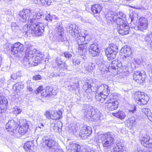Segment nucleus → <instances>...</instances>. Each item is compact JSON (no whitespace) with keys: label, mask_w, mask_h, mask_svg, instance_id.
Listing matches in <instances>:
<instances>
[{"label":"nucleus","mask_w":152,"mask_h":152,"mask_svg":"<svg viewBox=\"0 0 152 152\" xmlns=\"http://www.w3.org/2000/svg\"><path fill=\"white\" fill-rule=\"evenodd\" d=\"M138 14L135 12H133L131 13L130 14V18L131 21L130 23L131 25H132L133 23V21L137 20L138 18Z\"/></svg>","instance_id":"obj_44"},{"label":"nucleus","mask_w":152,"mask_h":152,"mask_svg":"<svg viewBox=\"0 0 152 152\" xmlns=\"http://www.w3.org/2000/svg\"><path fill=\"white\" fill-rule=\"evenodd\" d=\"M53 114L52 112L50 113L49 111H46V113L45 114V116L48 119L50 118L51 119V117H50L52 115V114Z\"/></svg>","instance_id":"obj_57"},{"label":"nucleus","mask_w":152,"mask_h":152,"mask_svg":"<svg viewBox=\"0 0 152 152\" xmlns=\"http://www.w3.org/2000/svg\"><path fill=\"white\" fill-rule=\"evenodd\" d=\"M18 17L20 20L23 22H26L27 21H28L26 26H24L23 29V32H25L26 34L28 35V33H31L36 36H40L44 32V27L43 23L34 22V20L32 19L28 20V18H27L25 16L22 18L20 14Z\"/></svg>","instance_id":"obj_1"},{"label":"nucleus","mask_w":152,"mask_h":152,"mask_svg":"<svg viewBox=\"0 0 152 152\" xmlns=\"http://www.w3.org/2000/svg\"><path fill=\"white\" fill-rule=\"evenodd\" d=\"M29 127L28 124L25 123L22 126H20L18 130L19 133L21 135H24L28 131Z\"/></svg>","instance_id":"obj_32"},{"label":"nucleus","mask_w":152,"mask_h":152,"mask_svg":"<svg viewBox=\"0 0 152 152\" xmlns=\"http://www.w3.org/2000/svg\"><path fill=\"white\" fill-rule=\"evenodd\" d=\"M96 112L95 114L92 116L91 120L93 122H96L97 123H99L101 121V119L103 118L101 113L97 109H96Z\"/></svg>","instance_id":"obj_27"},{"label":"nucleus","mask_w":152,"mask_h":152,"mask_svg":"<svg viewBox=\"0 0 152 152\" xmlns=\"http://www.w3.org/2000/svg\"><path fill=\"white\" fill-rule=\"evenodd\" d=\"M135 62L138 64H140L141 63V61L139 59H137L135 61Z\"/></svg>","instance_id":"obj_62"},{"label":"nucleus","mask_w":152,"mask_h":152,"mask_svg":"<svg viewBox=\"0 0 152 152\" xmlns=\"http://www.w3.org/2000/svg\"><path fill=\"white\" fill-rule=\"evenodd\" d=\"M42 78V76L39 75H36L32 77V79L34 80H41Z\"/></svg>","instance_id":"obj_50"},{"label":"nucleus","mask_w":152,"mask_h":152,"mask_svg":"<svg viewBox=\"0 0 152 152\" xmlns=\"http://www.w3.org/2000/svg\"><path fill=\"white\" fill-rule=\"evenodd\" d=\"M25 45L26 46L27 48L26 50H29V49H30L31 48H34L32 45H31L30 43L28 42H25Z\"/></svg>","instance_id":"obj_56"},{"label":"nucleus","mask_w":152,"mask_h":152,"mask_svg":"<svg viewBox=\"0 0 152 152\" xmlns=\"http://www.w3.org/2000/svg\"><path fill=\"white\" fill-rule=\"evenodd\" d=\"M136 21L137 20L133 21V23L132 25H131L132 26V27L134 28L135 27L136 25Z\"/></svg>","instance_id":"obj_63"},{"label":"nucleus","mask_w":152,"mask_h":152,"mask_svg":"<svg viewBox=\"0 0 152 152\" xmlns=\"http://www.w3.org/2000/svg\"><path fill=\"white\" fill-rule=\"evenodd\" d=\"M145 73L144 71H135L133 75L134 80L139 84L143 83L144 80Z\"/></svg>","instance_id":"obj_12"},{"label":"nucleus","mask_w":152,"mask_h":152,"mask_svg":"<svg viewBox=\"0 0 152 152\" xmlns=\"http://www.w3.org/2000/svg\"><path fill=\"white\" fill-rule=\"evenodd\" d=\"M34 120L38 122H40L42 121V117L40 115H37L35 117Z\"/></svg>","instance_id":"obj_55"},{"label":"nucleus","mask_w":152,"mask_h":152,"mask_svg":"<svg viewBox=\"0 0 152 152\" xmlns=\"http://www.w3.org/2000/svg\"><path fill=\"white\" fill-rule=\"evenodd\" d=\"M115 60L113 61L112 63L110 64L108 66V70L112 69H117V72H119L120 73L121 72L123 71L125 72L124 70H123V67L122 65V63L121 62H118Z\"/></svg>","instance_id":"obj_14"},{"label":"nucleus","mask_w":152,"mask_h":152,"mask_svg":"<svg viewBox=\"0 0 152 152\" xmlns=\"http://www.w3.org/2000/svg\"><path fill=\"white\" fill-rule=\"evenodd\" d=\"M136 123L135 118L134 117H132L128 118L126 121L127 126L130 129H132Z\"/></svg>","instance_id":"obj_34"},{"label":"nucleus","mask_w":152,"mask_h":152,"mask_svg":"<svg viewBox=\"0 0 152 152\" xmlns=\"http://www.w3.org/2000/svg\"><path fill=\"white\" fill-rule=\"evenodd\" d=\"M137 28L139 31L144 32L148 27V21L144 18H140L138 20Z\"/></svg>","instance_id":"obj_16"},{"label":"nucleus","mask_w":152,"mask_h":152,"mask_svg":"<svg viewBox=\"0 0 152 152\" xmlns=\"http://www.w3.org/2000/svg\"><path fill=\"white\" fill-rule=\"evenodd\" d=\"M118 52L117 47L115 45H110L106 49L105 53L109 60H112L116 57Z\"/></svg>","instance_id":"obj_5"},{"label":"nucleus","mask_w":152,"mask_h":152,"mask_svg":"<svg viewBox=\"0 0 152 152\" xmlns=\"http://www.w3.org/2000/svg\"><path fill=\"white\" fill-rule=\"evenodd\" d=\"M45 143L46 146L50 148L54 149H57L58 143L53 140L50 139H46Z\"/></svg>","instance_id":"obj_29"},{"label":"nucleus","mask_w":152,"mask_h":152,"mask_svg":"<svg viewBox=\"0 0 152 152\" xmlns=\"http://www.w3.org/2000/svg\"><path fill=\"white\" fill-rule=\"evenodd\" d=\"M139 141L141 144L147 148H152V139L149 136H141L140 137Z\"/></svg>","instance_id":"obj_9"},{"label":"nucleus","mask_w":152,"mask_h":152,"mask_svg":"<svg viewBox=\"0 0 152 152\" xmlns=\"http://www.w3.org/2000/svg\"><path fill=\"white\" fill-rule=\"evenodd\" d=\"M18 76L17 75L16 73H13L11 75V78L13 80H15L17 79Z\"/></svg>","instance_id":"obj_60"},{"label":"nucleus","mask_w":152,"mask_h":152,"mask_svg":"<svg viewBox=\"0 0 152 152\" xmlns=\"http://www.w3.org/2000/svg\"><path fill=\"white\" fill-rule=\"evenodd\" d=\"M92 133V129L89 126H84L83 127L80 131V134L81 137L87 136L91 134Z\"/></svg>","instance_id":"obj_22"},{"label":"nucleus","mask_w":152,"mask_h":152,"mask_svg":"<svg viewBox=\"0 0 152 152\" xmlns=\"http://www.w3.org/2000/svg\"><path fill=\"white\" fill-rule=\"evenodd\" d=\"M56 113H57V116L59 117V119H60L61 118L62 114L61 111V110H59L56 112Z\"/></svg>","instance_id":"obj_61"},{"label":"nucleus","mask_w":152,"mask_h":152,"mask_svg":"<svg viewBox=\"0 0 152 152\" xmlns=\"http://www.w3.org/2000/svg\"><path fill=\"white\" fill-rule=\"evenodd\" d=\"M106 100L104 104L108 110L113 111L117 109L118 105L117 101H115L114 99H110L108 97Z\"/></svg>","instance_id":"obj_10"},{"label":"nucleus","mask_w":152,"mask_h":152,"mask_svg":"<svg viewBox=\"0 0 152 152\" xmlns=\"http://www.w3.org/2000/svg\"><path fill=\"white\" fill-rule=\"evenodd\" d=\"M32 13H35L34 10L25 9L20 12V15L22 18L25 16L27 18H28V20H30V19H32Z\"/></svg>","instance_id":"obj_23"},{"label":"nucleus","mask_w":152,"mask_h":152,"mask_svg":"<svg viewBox=\"0 0 152 152\" xmlns=\"http://www.w3.org/2000/svg\"><path fill=\"white\" fill-rule=\"evenodd\" d=\"M7 104L8 101L7 99L0 98V114L4 113L6 111Z\"/></svg>","instance_id":"obj_28"},{"label":"nucleus","mask_w":152,"mask_h":152,"mask_svg":"<svg viewBox=\"0 0 152 152\" xmlns=\"http://www.w3.org/2000/svg\"><path fill=\"white\" fill-rule=\"evenodd\" d=\"M53 18V17L49 14L46 16L45 19L47 20L51 21L52 20Z\"/></svg>","instance_id":"obj_58"},{"label":"nucleus","mask_w":152,"mask_h":152,"mask_svg":"<svg viewBox=\"0 0 152 152\" xmlns=\"http://www.w3.org/2000/svg\"><path fill=\"white\" fill-rule=\"evenodd\" d=\"M23 148L26 151L28 150L32 151L34 149V144L32 142H28L24 144Z\"/></svg>","instance_id":"obj_37"},{"label":"nucleus","mask_w":152,"mask_h":152,"mask_svg":"<svg viewBox=\"0 0 152 152\" xmlns=\"http://www.w3.org/2000/svg\"><path fill=\"white\" fill-rule=\"evenodd\" d=\"M108 86L106 85H102L99 87L97 86V91L99 93L95 94V98L97 101L103 103L108 97L107 95H105L106 92L107 93L108 92Z\"/></svg>","instance_id":"obj_3"},{"label":"nucleus","mask_w":152,"mask_h":152,"mask_svg":"<svg viewBox=\"0 0 152 152\" xmlns=\"http://www.w3.org/2000/svg\"><path fill=\"white\" fill-rule=\"evenodd\" d=\"M61 55L68 58H70L72 56V54L68 52H62L61 53Z\"/></svg>","instance_id":"obj_47"},{"label":"nucleus","mask_w":152,"mask_h":152,"mask_svg":"<svg viewBox=\"0 0 152 152\" xmlns=\"http://www.w3.org/2000/svg\"><path fill=\"white\" fill-rule=\"evenodd\" d=\"M54 126L53 128L54 131L56 132H60L61 131V129L59 127L56 126V124H54Z\"/></svg>","instance_id":"obj_54"},{"label":"nucleus","mask_w":152,"mask_h":152,"mask_svg":"<svg viewBox=\"0 0 152 152\" xmlns=\"http://www.w3.org/2000/svg\"><path fill=\"white\" fill-rule=\"evenodd\" d=\"M126 149L124 144L118 143L116 144V146L113 148L111 152H126Z\"/></svg>","instance_id":"obj_30"},{"label":"nucleus","mask_w":152,"mask_h":152,"mask_svg":"<svg viewBox=\"0 0 152 152\" xmlns=\"http://www.w3.org/2000/svg\"><path fill=\"white\" fill-rule=\"evenodd\" d=\"M72 61L73 64L75 66H77L80 64L81 62L80 59L78 58L73 59Z\"/></svg>","instance_id":"obj_45"},{"label":"nucleus","mask_w":152,"mask_h":152,"mask_svg":"<svg viewBox=\"0 0 152 152\" xmlns=\"http://www.w3.org/2000/svg\"><path fill=\"white\" fill-rule=\"evenodd\" d=\"M24 88V85L21 82H18L13 86V89L15 91H20Z\"/></svg>","instance_id":"obj_40"},{"label":"nucleus","mask_w":152,"mask_h":152,"mask_svg":"<svg viewBox=\"0 0 152 152\" xmlns=\"http://www.w3.org/2000/svg\"><path fill=\"white\" fill-rule=\"evenodd\" d=\"M102 9V8L100 5L95 4L91 6V10L94 13H98L101 12Z\"/></svg>","instance_id":"obj_36"},{"label":"nucleus","mask_w":152,"mask_h":152,"mask_svg":"<svg viewBox=\"0 0 152 152\" xmlns=\"http://www.w3.org/2000/svg\"><path fill=\"white\" fill-rule=\"evenodd\" d=\"M51 3V0H46V4L48 5H50Z\"/></svg>","instance_id":"obj_64"},{"label":"nucleus","mask_w":152,"mask_h":152,"mask_svg":"<svg viewBox=\"0 0 152 152\" xmlns=\"http://www.w3.org/2000/svg\"><path fill=\"white\" fill-rule=\"evenodd\" d=\"M34 12L35 13H32L33 15L32 19V20H34V22L37 23H39V22H37V20L40 18L42 16V11H39L37 13L35 10H34Z\"/></svg>","instance_id":"obj_39"},{"label":"nucleus","mask_w":152,"mask_h":152,"mask_svg":"<svg viewBox=\"0 0 152 152\" xmlns=\"http://www.w3.org/2000/svg\"><path fill=\"white\" fill-rule=\"evenodd\" d=\"M134 152H151L150 151L148 150L147 151L143 150L140 148H138L137 150L134 151Z\"/></svg>","instance_id":"obj_59"},{"label":"nucleus","mask_w":152,"mask_h":152,"mask_svg":"<svg viewBox=\"0 0 152 152\" xmlns=\"http://www.w3.org/2000/svg\"><path fill=\"white\" fill-rule=\"evenodd\" d=\"M31 59L28 58L27 57L25 56L23 59V64L27 67H29L30 66H32V63L31 61Z\"/></svg>","instance_id":"obj_41"},{"label":"nucleus","mask_w":152,"mask_h":152,"mask_svg":"<svg viewBox=\"0 0 152 152\" xmlns=\"http://www.w3.org/2000/svg\"><path fill=\"white\" fill-rule=\"evenodd\" d=\"M11 28L13 31L15 32H20V29L19 26L14 22L12 23Z\"/></svg>","instance_id":"obj_43"},{"label":"nucleus","mask_w":152,"mask_h":152,"mask_svg":"<svg viewBox=\"0 0 152 152\" xmlns=\"http://www.w3.org/2000/svg\"><path fill=\"white\" fill-rule=\"evenodd\" d=\"M57 113L53 112V113L52 114V115L50 116L51 119L53 120H59V117L57 116Z\"/></svg>","instance_id":"obj_51"},{"label":"nucleus","mask_w":152,"mask_h":152,"mask_svg":"<svg viewBox=\"0 0 152 152\" xmlns=\"http://www.w3.org/2000/svg\"><path fill=\"white\" fill-rule=\"evenodd\" d=\"M106 17L107 19L110 21H109V23L113 21L117 25L120 23L123 24L126 21V15L122 12H119L118 14L115 13L112 14H110L108 16L106 15Z\"/></svg>","instance_id":"obj_4"},{"label":"nucleus","mask_w":152,"mask_h":152,"mask_svg":"<svg viewBox=\"0 0 152 152\" xmlns=\"http://www.w3.org/2000/svg\"><path fill=\"white\" fill-rule=\"evenodd\" d=\"M13 48V44L9 43H7L6 44L5 49L7 51H11L12 52Z\"/></svg>","instance_id":"obj_49"},{"label":"nucleus","mask_w":152,"mask_h":152,"mask_svg":"<svg viewBox=\"0 0 152 152\" xmlns=\"http://www.w3.org/2000/svg\"><path fill=\"white\" fill-rule=\"evenodd\" d=\"M56 62L57 63L58 65L59 68H61V66L64 63L62 61L61 58L58 57L56 58Z\"/></svg>","instance_id":"obj_46"},{"label":"nucleus","mask_w":152,"mask_h":152,"mask_svg":"<svg viewBox=\"0 0 152 152\" xmlns=\"http://www.w3.org/2000/svg\"><path fill=\"white\" fill-rule=\"evenodd\" d=\"M79 36L80 39L82 40L83 42L85 41L86 38L87 37V35H86V34L84 33L80 34H78V37Z\"/></svg>","instance_id":"obj_52"},{"label":"nucleus","mask_w":152,"mask_h":152,"mask_svg":"<svg viewBox=\"0 0 152 152\" xmlns=\"http://www.w3.org/2000/svg\"><path fill=\"white\" fill-rule=\"evenodd\" d=\"M121 53L125 54V56H128L131 55L132 53L131 49L130 48L127 46H124L121 50Z\"/></svg>","instance_id":"obj_35"},{"label":"nucleus","mask_w":152,"mask_h":152,"mask_svg":"<svg viewBox=\"0 0 152 152\" xmlns=\"http://www.w3.org/2000/svg\"><path fill=\"white\" fill-rule=\"evenodd\" d=\"M24 50V46L21 43L18 42L13 44L12 53L14 54H17L22 52Z\"/></svg>","instance_id":"obj_21"},{"label":"nucleus","mask_w":152,"mask_h":152,"mask_svg":"<svg viewBox=\"0 0 152 152\" xmlns=\"http://www.w3.org/2000/svg\"><path fill=\"white\" fill-rule=\"evenodd\" d=\"M80 41V40H77L78 50L80 53L81 52L82 53H83V54L85 53L86 52V49L87 48V46H86V43L81 44Z\"/></svg>","instance_id":"obj_33"},{"label":"nucleus","mask_w":152,"mask_h":152,"mask_svg":"<svg viewBox=\"0 0 152 152\" xmlns=\"http://www.w3.org/2000/svg\"><path fill=\"white\" fill-rule=\"evenodd\" d=\"M126 21L123 24L120 23L117 24V29L119 34L122 35L127 34L129 33L130 28L127 25Z\"/></svg>","instance_id":"obj_11"},{"label":"nucleus","mask_w":152,"mask_h":152,"mask_svg":"<svg viewBox=\"0 0 152 152\" xmlns=\"http://www.w3.org/2000/svg\"><path fill=\"white\" fill-rule=\"evenodd\" d=\"M52 90V88L49 86H47L44 89H43L42 87L41 86L37 88L35 93L36 94L40 93L42 96L45 97L50 94Z\"/></svg>","instance_id":"obj_13"},{"label":"nucleus","mask_w":152,"mask_h":152,"mask_svg":"<svg viewBox=\"0 0 152 152\" xmlns=\"http://www.w3.org/2000/svg\"><path fill=\"white\" fill-rule=\"evenodd\" d=\"M113 116L119 118L121 120L124 119L126 116V115L124 112L120 111L116 113H113Z\"/></svg>","instance_id":"obj_42"},{"label":"nucleus","mask_w":152,"mask_h":152,"mask_svg":"<svg viewBox=\"0 0 152 152\" xmlns=\"http://www.w3.org/2000/svg\"><path fill=\"white\" fill-rule=\"evenodd\" d=\"M85 107L86 109L85 110L84 116L88 119H91L92 116L95 114L96 110L93 107H90L88 105H86Z\"/></svg>","instance_id":"obj_15"},{"label":"nucleus","mask_w":152,"mask_h":152,"mask_svg":"<svg viewBox=\"0 0 152 152\" xmlns=\"http://www.w3.org/2000/svg\"><path fill=\"white\" fill-rule=\"evenodd\" d=\"M99 82L93 81H90L87 82L83 86V89L87 93H90L92 92H95L97 91V85Z\"/></svg>","instance_id":"obj_6"},{"label":"nucleus","mask_w":152,"mask_h":152,"mask_svg":"<svg viewBox=\"0 0 152 152\" xmlns=\"http://www.w3.org/2000/svg\"><path fill=\"white\" fill-rule=\"evenodd\" d=\"M83 72L85 74L91 72L95 68L94 64L92 63L83 64H81Z\"/></svg>","instance_id":"obj_17"},{"label":"nucleus","mask_w":152,"mask_h":152,"mask_svg":"<svg viewBox=\"0 0 152 152\" xmlns=\"http://www.w3.org/2000/svg\"><path fill=\"white\" fill-rule=\"evenodd\" d=\"M64 29L61 26L60 23H57L54 31L56 39L59 42H63L64 40Z\"/></svg>","instance_id":"obj_8"},{"label":"nucleus","mask_w":152,"mask_h":152,"mask_svg":"<svg viewBox=\"0 0 152 152\" xmlns=\"http://www.w3.org/2000/svg\"><path fill=\"white\" fill-rule=\"evenodd\" d=\"M74 26H70L67 29L69 33L74 37H78V31L74 28Z\"/></svg>","instance_id":"obj_31"},{"label":"nucleus","mask_w":152,"mask_h":152,"mask_svg":"<svg viewBox=\"0 0 152 152\" xmlns=\"http://www.w3.org/2000/svg\"><path fill=\"white\" fill-rule=\"evenodd\" d=\"M134 98L136 102L140 105L146 104L148 101L147 96H145L143 92H136L134 95Z\"/></svg>","instance_id":"obj_7"},{"label":"nucleus","mask_w":152,"mask_h":152,"mask_svg":"<svg viewBox=\"0 0 152 152\" xmlns=\"http://www.w3.org/2000/svg\"><path fill=\"white\" fill-rule=\"evenodd\" d=\"M80 146L75 143H70L68 146L67 152H79Z\"/></svg>","instance_id":"obj_24"},{"label":"nucleus","mask_w":152,"mask_h":152,"mask_svg":"<svg viewBox=\"0 0 152 152\" xmlns=\"http://www.w3.org/2000/svg\"><path fill=\"white\" fill-rule=\"evenodd\" d=\"M114 134L112 132L100 135L99 138L105 148H110L112 146L114 142Z\"/></svg>","instance_id":"obj_2"},{"label":"nucleus","mask_w":152,"mask_h":152,"mask_svg":"<svg viewBox=\"0 0 152 152\" xmlns=\"http://www.w3.org/2000/svg\"><path fill=\"white\" fill-rule=\"evenodd\" d=\"M15 110L14 111V113L18 114L21 113L22 109L19 107L15 106L14 108Z\"/></svg>","instance_id":"obj_48"},{"label":"nucleus","mask_w":152,"mask_h":152,"mask_svg":"<svg viewBox=\"0 0 152 152\" xmlns=\"http://www.w3.org/2000/svg\"><path fill=\"white\" fill-rule=\"evenodd\" d=\"M141 111L147 117L148 119L152 122V113L151 110L149 109L144 108L142 109Z\"/></svg>","instance_id":"obj_38"},{"label":"nucleus","mask_w":152,"mask_h":152,"mask_svg":"<svg viewBox=\"0 0 152 152\" xmlns=\"http://www.w3.org/2000/svg\"><path fill=\"white\" fill-rule=\"evenodd\" d=\"M96 62L98 65H99L102 64L103 62V58L101 56L98 57V58H96Z\"/></svg>","instance_id":"obj_53"},{"label":"nucleus","mask_w":152,"mask_h":152,"mask_svg":"<svg viewBox=\"0 0 152 152\" xmlns=\"http://www.w3.org/2000/svg\"><path fill=\"white\" fill-rule=\"evenodd\" d=\"M18 124L14 120L9 121L6 125V129L8 132H14V131L18 127Z\"/></svg>","instance_id":"obj_20"},{"label":"nucleus","mask_w":152,"mask_h":152,"mask_svg":"<svg viewBox=\"0 0 152 152\" xmlns=\"http://www.w3.org/2000/svg\"><path fill=\"white\" fill-rule=\"evenodd\" d=\"M42 54L40 53L38 54H37L34 56L31 59L32 66H37L38 64L40 63L42 60Z\"/></svg>","instance_id":"obj_26"},{"label":"nucleus","mask_w":152,"mask_h":152,"mask_svg":"<svg viewBox=\"0 0 152 152\" xmlns=\"http://www.w3.org/2000/svg\"><path fill=\"white\" fill-rule=\"evenodd\" d=\"M141 41L145 42L148 45L152 48V33L150 32L146 35H142L140 37Z\"/></svg>","instance_id":"obj_19"},{"label":"nucleus","mask_w":152,"mask_h":152,"mask_svg":"<svg viewBox=\"0 0 152 152\" xmlns=\"http://www.w3.org/2000/svg\"><path fill=\"white\" fill-rule=\"evenodd\" d=\"M40 53L39 50H37L35 48H32L28 50H26L25 53V56L28 58H31V57L34 56L37 54Z\"/></svg>","instance_id":"obj_25"},{"label":"nucleus","mask_w":152,"mask_h":152,"mask_svg":"<svg viewBox=\"0 0 152 152\" xmlns=\"http://www.w3.org/2000/svg\"><path fill=\"white\" fill-rule=\"evenodd\" d=\"M99 49L96 44L94 43L91 45L89 48V52L92 54L93 56L95 57L99 54Z\"/></svg>","instance_id":"obj_18"}]
</instances>
